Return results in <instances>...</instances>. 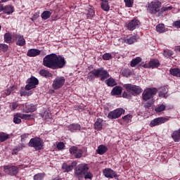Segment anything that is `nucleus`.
<instances>
[{
	"label": "nucleus",
	"instance_id": "obj_10",
	"mask_svg": "<svg viewBox=\"0 0 180 180\" xmlns=\"http://www.w3.org/2000/svg\"><path fill=\"white\" fill-rule=\"evenodd\" d=\"M65 83V78L64 77H58L53 81L52 86L53 89L57 90L63 88Z\"/></svg>",
	"mask_w": 180,
	"mask_h": 180
},
{
	"label": "nucleus",
	"instance_id": "obj_61",
	"mask_svg": "<svg viewBox=\"0 0 180 180\" xmlns=\"http://www.w3.org/2000/svg\"><path fill=\"white\" fill-rule=\"evenodd\" d=\"M5 94L7 96H9V95H11V91L9 90V89H7L6 91H5Z\"/></svg>",
	"mask_w": 180,
	"mask_h": 180
},
{
	"label": "nucleus",
	"instance_id": "obj_24",
	"mask_svg": "<svg viewBox=\"0 0 180 180\" xmlns=\"http://www.w3.org/2000/svg\"><path fill=\"white\" fill-rule=\"evenodd\" d=\"M123 89L120 86H115L111 91V95L112 96H119V95H122V92Z\"/></svg>",
	"mask_w": 180,
	"mask_h": 180
},
{
	"label": "nucleus",
	"instance_id": "obj_33",
	"mask_svg": "<svg viewBox=\"0 0 180 180\" xmlns=\"http://www.w3.org/2000/svg\"><path fill=\"white\" fill-rule=\"evenodd\" d=\"M170 75L173 77H176L177 78H180V69L178 68L170 69L169 70Z\"/></svg>",
	"mask_w": 180,
	"mask_h": 180
},
{
	"label": "nucleus",
	"instance_id": "obj_30",
	"mask_svg": "<svg viewBox=\"0 0 180 180\" xmlns=\"http://www.w3.org/2000/svg\"><path fill=\"white\" fill-rule=\"evenodd\" d=\"M41 117L44 120H47L48 119H51L53 115H51V112L49 110H46L44 112L41 113Z\"/></svg>",
	"mask_w": 180,
	"mask_h": 180
},
{
	"label": "nucleus",
	"instance_id": "obj_44",
	"mask_svg": "<svg viewBox=\"0 0 180 180\" xmlns=\"http://www.w3.org/2000/svg\"><path fill=\"white\" fill-rule=\"evenodd\" d=\"M22 149H23V146H22V144L18 145L14 149H13L12 155H16V154H18V153L19 151H20V150H22Z\"/></svg>",
	"mask_w": 180,
	"mask_h": 180
},
{
	"label": "nucleus",
	"instance_id": "obj_63",
	"mask_svg": "<svg viewBox=\"0 0 180 180\" xmlns=\"http://www.w3.org/2000/svg\"><path fill=\"white\" fill-rule=\"evenodd\" d=\"M52 180H63V179H61V178H60V177H55Z\"/></svg>",
	"mask_w": 180,
	"mask_h": 180
},
{
	"label": "nucleus",
	"instance_id": "obj_22",
	"mask_svg": "<svg viewBox=\"0 0 180 180\" xmlns=\"http://www.w3.org/2000/svg\"><path fill=\"white\" fill-rule=\"evenodd\" d=\"M171 137H172L173 141H174V143H179V141H180V128L177 130H174L172 133Z\"/></svg>",
	"mask_w": 180,
	"mask_h": 180
},
{
	"label": "nucleus",
	"instance_id": "obj_52",
	"mask_svg": "<svg viewBox=\"0 0 180 180\" xmlns=\"http://www.w3.org/2000/svg\"><path fill=\"white\" fill-rule=\"evenodd\" d=\"M18 106H19V103H18V101L11 103V104H10V108H11V110H15L18 109Z\"/></svg>",
	"mask_w": 180,
	"mask_h": 180
},
{
	"label": "nucleus",
	"instance_id": "obj_9",
	"mask_svg": "<svg viewBox=\"0 0 180 180\" xmlns=\"http://www.w3.org/2000/svg\"><path fill=\"white\" fill-rule=\"evenodd\" d=\"M27 84L25 86L26 91H30L34 89L37 85H39V79L33 76L27 80Z\"/></svg>",
	"mask_w": 180,
	"mask_h": 180
},
{
	"label": "nucleus",
	"instance_id": "obj_53",
	"mask_svg": "<svg viewBox=\"0 0 180 180\" xmlns=\"http://www.w3.org/2000/svg\"><path fill=\"white\" fill-rule=\"evenodd\" d=\"M122 75L127 78L130 77V75H131V70L129 69L124 70L122 72Z\"/></svg>",
	"mask_w": 180,
	"mask_h": 180
},
{
	"label": "nucleus",
	"instance_id": "obj_38",
	"mask_svg": "<svg viewBox=\"0 0 180 180\" xmlns=\"http://www.w3.org/2000/svg\"><path fill=\"white\" fill-rule=\"evenodd\" d=\"M162 55L165 58H169V57H172V56H174V51L169 49H166L163 51Z\"/></svg>",
	"mask_w": 180,
	"mask_h": 180
},
{
	"label": "nucleus",
	"instance_id": "obj_34",
	"mask_svg": "<svg viewBox=\"0 0 180 180\" xmlns=\"http://www.w3.org/2000/svg\"><path fill=\"white\" fill-rule=\"evenodd\" d=\"M4 39L5 43H7L8 44H11L12 43V34L11 32H6L4 35Z\"/></svg>",
	"mask_w": 180,
	"mask_h": 180
},
{
	"label": "nucleus",
	"instance_id": "obj_18",
	"mask_svg": "<svg viewBox=\"0 0 180 180\" xmlns=\"http://www.w3.org/2000/svg\"><path fill=\"white\" fill-rule=\"evenodd\" d=\"M77 162L74 161L70 165L67 163H63L62 165V169L64 170V172H71L74 169L75 167H77Z\"/></svg>",
	"mask_w": 180,
	"mask_h": 180
},
{
	"label": "nucleus",
	"instance_id": "obj_12",
	"mask_svg": "<svg viewBox=\"0 0 180 180\" xmlns=\"http://www.w3.org/2000/svg\"><path fill=\"white\" fill-rule=\"evenodd\" d=\"M70 153L75 157V158H82V149L78 148L77 146H72L69 149Z\"/></svg>",
	"mask_w": 180,
	"mask_h": 180
},
{
	"label": "nucleus",
	"instance_id": "obj_59",
	"mask_svg": "<svg viewBox=\"0 0 180 180\" xmlns=\"http://www.w3.org/2000/svg\"><path fill=\"white\" fill-rule=\"evenodd\" d=\"M15 89H16V86H10V87L8 88V90H10V92H11V94H13V92H15Z\"/></svg>",
	"mask_w": 180,
	"mask_h": 180
},
{
	"label": "nucleus",
	"instance_id": "obj_47",
	"mask_svg": "<svg viewBox=\"0 0 180 180\" xmlns=\"http://www.w3.org/2000/svg\"><path fill=\"white\" fill-rule=\"evenodd\" d=\"M102 58L104 60V61H109V60H112V53H105L103 55Z\"/></svg>",
	"mask_w": 180,
	"mask_h": 180
},
{
	"label": "nucleus",
	"instance_id": "obj_35",
	"mask_svg": "<svg viewBox=\"0 0 180 180\" xmlns=\"http://www.w3.org/2000/svg\"><path fill=\"white\" fill-rule=\"evenodd\" d=\"M8 139H11L9 134L5 132H0V143H4V141H6Z\"/></svg>",
	"mask_w": 180,
	"mask_h": 180
},
{
	"label": "nucleus",
	"instance_id": "obj_20",
	"mask_svg": "<svg viewBox=\"0 0 180 180\" xmlns=\"http://www.w3.org/2000/svg\"><path fill=\"white\" fill-rule=\"evenodd\" d=\"M139 39L140 37L139 35H134L128 38H124V43H126L127 44H134V43Z\"/></svg>",
	"mask_w": 180,
	"mask_h": 180
},
{
	"label": "nucleus",
	"instance_id": "obj_26",
	"mask_svg": "<svg viewBox=\"0 0 180 180\" xmlns=\"http://www.w3.org/2000/svg\"><path fill=\"white\" fill-rule=\"evenodd\" d=\"M69 131L75 133L77 130H81V125L79 124H71L68 127Z\"/></svg>",
	"mask_w": 180,
	"mask_h": 180
},
{
	"label": "nucleus",
	"instance_id": "obj_64",
	"mask_svg": "<svg viewBox=\"0 0 180 180\" xmlns=\"http://www.w3.org/2000/svg\"><path fill=\"white\" fill-rule=\"evenodd\" d=\"M8 1H9V0H1V2H8Z\"/></svg>",
	"mask_w": 180,
	"mask_h": 180
},
{
	"label": "nucleus",
	"instance_id": "obj_54",
	"mask_svg": "<svg viewBox=\"0 0 180 180\" xmlns=\"http://www.w3.org/2000/svg\"><path fill=\"white\" fill-rule=\"evenodd\" d=\"M65 147V145L64 144V142H58L57 144V148L58 150H64V148Z\"/></svg>",
	"mask_w": 180,
	"mask_h": 180
},
{
	"label": "nucleus",
	"instance_id": "obj_60",
	"mask_svg": "<svg viewBox=\"0 0 180 180\" xmlns=\"http://www.w3.org/2000/svg\"><path fill=\"white\" fill-rule=\"evenodd\" d=\"M27 137H29V134H27L21 135V141H23V140H25V139H27Z\"/></svg>",
	"mask_w": 180,
	"mask_h": 180
},
{
	"label": "nucleus",
	"instance_id": "obj_55",
	"mask_svg": "<svg viewBox=\"0 0 180 180\" xmlns=\"http://www.w3.org/2000/svg\"><path fill=\"white\" fill-rule=\"evenodd\" d=\"M84 179H92L94 178V176L92 175V173L91 172H86L84 175Z\"/></svg>",
	"mask_w": 180,
	"mask_h": 180
},
{
	"label": "nucleus",
	"instance_id": "obj_58",
	"mask_svg": "<svg viewBox=\"0 0 180 180\" xmlns=\"http://www.w3.org/2000/svg\"><path fill=\"white\" fill-rule=\"evenodd\" d=\"M39 15H40V13H35L32 16V20H35V19H37Z\"/></svg>",
	"mask_w": 180,
	"mask_h": 180
},
{
	"label": "nucleus",
	"instance_id": "obj_56",
	"mask_svg": "<svg viewBox=\"0 0 180 180\" xmlns=\"http://www.w3.org/2000/svg\"><path fill=\"white\" fill-rule=\"evenodd\" d=\"M130 117H131V115H127L122 117V119L124 120V122H129V120H130Z\"/></svg>",
	"mask_w": 180,
	"mask_h": 180
},
{
	"label": "nucleus",
	"instance_id": "obj_4",
	"mask_svg": "<svg viewBox=\"0 0 180 180\" xmlns=\"http://www.w3.org/2000/svg\"><path fill=\"white\" fill-rule=\"evenodd\" d=\"M157 92H158V89H157V88H147L142 94L143 101L147 102L148 101L153 99L154 96L157 95Z\"/></svg>",
	"mask_w": 180,
	"mask_h": 180
},
{
	"label": "nucleus",
	"instance_id": "obj_8",
	"mask_svg": "<svg viewBox=\"0 0 180 180\" xmlns=\"http://www.w3.org/2000/svg\"><path fill=\"white\" fill-rule=\"evenodd\" d=\"M124 109L123 108H117L111 112H110L108 115V118L113 120L114 119H119L120 116L124 115Z\"/></svg>",
	"mask_w": 180,
	"mask_h": 180
},
{
	"label": "nucleus",
	"instance_id": "obj_36",
	"mask_svg": "<svg viewBox=\"0 0 180 180\" xmlns=\"http://www.w3.org/2000/svg\"><path fill=\"white\" fill-rule=\"evenodd\" d=\"M105 84L106 85H108V86H115L117 85V83H116V81L115 80V79L112 77L108 78L106 80Z\"/></svg>",
	"mask_w": 180,
	"mask_h": 180
},
{
	"label": "nucleus",
	"instance_id": "obj_43",
	"mask_svg": "<svg viewBox=\"0 0 180 180\" xmlns=\"http://www.w3.org/2000/svg\"><path fill=\"white\" fill-rule=\"evenodd\" d=\"M156 31L158 33L165 32V25L164 24H159L156 26Z\"/></svg>",
	"mask_w": 180,
	"mask_h": 180
},
{
	"label": "nucleus",
	"instance_id": "obj_50",
	"mask_svg": "<svg viewBox=\"0 0 180 180\" xmlns=\"http://www.w3.org/2000/svg\"><path fill=\"white\" fill-rule=\"evenodd\" d=\"M21 119L23 120H31L32 115L30 114H22L20 113Z\"/></svg>",
	"mask_w": 180,
	"mask_h": 180
},
{
	"label": "nucleus",
	"instance_id": "obj_1",
	"mask_svg": "<svg viewBox=\"0 0 180 180\" xmlns=\"http://www.w3.org/2000/svg\"><path fill=\"white\" fill-rule=\"evenodd\" d=\"M67 64L65 58L56 53L46 55L43 59V65L51 70H60L64 68Z\"/></svg>",
	"mask_w": 180,
	"mask_h": 180
},
{
	"label": "nucleus",
	"instance_id": "obj_2",
	"mask_svg": "<svg viewBox=\"0 0 180 180\" xmlns=\"http://www.w3.org/2000/svg\"><path fill=\"white\" fill-rule=\"evenodd\" d=\"M124 88L127 91H124L122 94L123 98L126 99H131L132 96H138L141 92H143V89L140 86H136L131 84H125L123 85Z\"/></svg>",
	"mask_w": 180,
	"mask_h": 180
},
{
	"label": "nucleus",
	"instance_id": "obj_42",
	"mask_svg": "<svg viewBox=\"0 0 180 180\" xmlns=\"http://www.w3.org/2000/svg\"><path fill=\"white\" fill-rule=\"evenodd\" d=\"M167 109V106L164 104L158 105L155 109L156 113H160V112H164Z\"/></svg>",
	"mask_w": 180,
	"mask_h": 180
},
{
	"label": "nucleus",
	"instance_id": "obj_48",
	"mask_svg": "<svg viewBox=\"0 0 180 180\" xmlns=\"http://www.w3.org/2000/svg\"><path fill=\"white\" fill-rule=\"evenodd\" d=\"M20 96H30L32 93L26 91V89H21L20 91Z\"/></svg>",
	"mask_w": 180,
	"mask_h": 180
},
{
	"label": "nucleus",
	"instance_id": "obj_5",
	"mask_svg": "<svg viewBox=\"0 0 180 180\" xmlns=\"http://www.w3.org/2000/svg\"><path fill=\"white\" fill-rule=\"evenodd\" d=\"M43 146L44 142L39 137L32 138L28 143V147L34 148L37 151L43 150Z\"/></svg>",
	"mask_w": 180,
	"mask_h": 180
},
{
	"label": "nucleus",
	"instance_id": "obj_6",
	"mask_svg": "<svg viewBox=\"0 0 180 180\" xmlns=\"http://www.w3.org/2000/svg\"><path fill=\"white\" fill-rule=\"evenodd\" d=\"M23 167V165L18 166H11L9 165L3 167L5 174L10 175V176H16L19 174V168Z\"/></svg>",
	"mask_w": 180,
	"mask_h": 180
},
{
	"label": "nucleus",
	"instance_id": "obj_57",
	"mask_svg": "<svg viewBox=\"0 0 180 180\" xmlns=\"http://www.w3.org/2000/svg\"><path fill=\"white\" fill-rule=\"evenodd\" d=\"M152 103L151 102H146L145 104H144V108L145 109H150V107L152 106Z\"/></svg>",
	"mask_w": 180,
	"mask_h": 180
},
{
	"label": "nucleus",
	"instance_id": "obj_19",
	"mask_svg": "<svg viewBox=\"0 0 180 180\" xmlns=\"http://www.w3.org/2000/svg\"><path fill=\"white\" fill-rule=\"evenodd\" d=\"M158 96L160 98H168V86H164L160 88Z\"/></svg>",
	"mask_w": 180,
	"mask_h": 180
},
{
	"label": "nucleus",
	"instance_id": "obj_27",
	"mask_svg": "<svg viewBox=\"0 0 180 180\" xmlns=\"http://www.w3.org/2000/svg\"><path fill=\"white\" fill-rule=\"evenodd\" d=\"M2 12L6 15H12V13L15 12V8L12 6H3Z\"/></svg>",
	"mask_w": 180,
	"mask_h": 180
},
{
	"label": "nucleus",
	"instance_id": "obj_7",
	"mask_svg": "<svg viewBox=\"0 0 180 180\" xmlns=\"http://www.w3.org/2000/svg\"><path fill=\"white\" fill-rule=\"evenodd\" d=\"M89 169V167H88L86 165H79L75 169V175L76 178H78L79 179H82L85 174L88 172Z\"/></svg>",
	"mask_w": 180,
	"mask_h": 180
},
{
	"label": "nucleus",
	"instance_id": "obj_17",
	"mask_svg": "<svg viewBox=\"0 0 180 180\" xmlns=\"http://www.w3.org/2000/svg\"><path fill=\"white\" fill-rule=\"evenodd\" d=\"M13 37H14L15 40L17 41L16 42L17 46L23 47V46L26 44V39H25V37H23V35L13 34Z\"/></svg>",
	"mask_w": 180,
	"mask_h": 180
},
{
	"label": "nucleus",
	"instance_id": "obj_39",
	"mask_svg": "<svg viewBox=\"0 0 180 180\" xmlns=\"http://www.w3.org/2000/svg\"><path fill=\"white\" fill-rule=\"evenodd\" d=\"M50 16H51V12L49 11H45L41 15V18L43 19V20H47Z\"/></svg>",
	"mask_w": 180,
	"mask_h": 180
},
{
	"label": "nucleus",
	"instance_id": "obj_21",
	"mask_svg": "<svg viewBox=\"0 0 180 180\" xmlns=\"http://www.w3.org/2000/svg\"><path fill=\"white\" fill-rule=\"evenodd\" d=\"M94 128L95 130H97V131H101L103 128V120L101 118H97L94 123Z\"/></svg>",
	"mask_w": 180,
	"mask_h": 180
},
{
	"label": "nucleus",
	"instance_id": "obj_11",
	"mask_svg": "<svg viewBox=\"0 0 180 180\" xmlns=\"http://www.w3.org/2000/svg\"><path fill=\"white\" fill-rule=\"evenodd\" d=\"M169 120V118H167L165 117H159L155 118L150 121V127H155V126H160V124H162Z\"/></svg>",
	"mask_w": 180,
	"mask_h": 180
},
{
	"label": "nucleus",
	"instance_id": "obj_40",
	"mask_svg": "<svg viewBox=\"0 0 180 180\" xmlns=\"http://www.w3.org/2000/svg\"><path fill=\"white\" fill-rule=\"evenodd\" d=\"M139 63H141V58L136 57L134 59H132L130 63V65L131 67H136V65H139Z\"/></svg>",
	"mask_w": 180,
	"mask_h": 180
},
{
	"label": "nucleus",
	"instance_id": "obj_32",
	"mask_svg": "<svg viewBox=\"0 0 180 180\" xmlns=\"http://www.w3.org/2000/svg\"><path fill=\"white\" fill-rule=\"evenodd\" d=\"M101 7L105 12H108L109 9H110L109 1H108V0H102Z\"/></svg>",
	"mask_w": 180,
	"mask_h": 180
},
{
	"label": "nucleus",
	"instance_id": "obj_25",
	"mask_svg": "<svg viewBox=\"0 0 180 180\" xmlns=\"http://www.w3.org/2000/svg\"><path fill=\"white\" fill-rule=\"evenodd\" d=\"M87 78L89 81H94V79L98 78V69H94L89 72L87 75Z\"/></svg>",
	"mask_w": 180,
	"mask_h": 180
},
{
	"label": "nucleus",
	"instance_id": "obj_31",
	"mask_svg": "<svg viewBox=\"0 0 180 180\" xmlns=\"http://www.w3.org/2000/svg\"><path fill=\"white\" fill-rule=\"evenodd\" d=\"M148 65L150 68H158L160 64L158 60L153 59L150 61H149Z\"/></svg>",
	"mask_w": 180,
	"mask_h": 180
},
{
	"label": "nucleus",
	"instance_id": "obj_23",
	"mask_svg": "<svg viewBox=\"0 0 180 180\" xmlns=\"http://www.w3.org/2000/svg\"><path fill=\"white\" fill-rule=\"evenodd\" d=\"M40 53H41V51L39 49H31L27 51V56L28 57H37V56H40Z\"/></svg>",
	"mask_w": 180,
	"mask_h": 180
},
{
	"label": "nucleus",
	"instance_id": "obj_51",
	"mask_svg": "<svg viewBox=\"0 0 180 180\" xmlns=\"http://www.w3.org/2000/svg\"><path fill=\"white\" fill-rule=\"evenodd\" d=\"M124 1L127 8H132L133 4H134V0H124Z\"/></svg>",
	"mask_w": 180,
	"mask_h": 180
},
{
	"label": "nucleus",
	"instance_id": "obj_15",
	"mask_svg": "<svg viewBox=\"0 0 180 180\" xmlns=\"http://www.w3.org/2000/svg\"><path fill=\"white\" fill-rule=\"evenodd\" d=\"M140 26V20L134 18L133 20H130L129 22L127 24V27L128 30L133 32L135 29H137Z\"/></svg>",
	"mask_w": 180,
	"mask_h": 180
},
{
	"label": "nucleus",
	"instance_id": "obj_16",
	"mask_svg": "<svg viewBox=\"0 0 180 180\" xmlns=\"http://www.w3.org/2000/svg\"><path fill=\"white\" fill-rule=\"evenodd\" d=\"M103 174L105 178H110L111 179L113 178H117V174H116V172L110 168L104 169Z\"/></svg>",
	"mask_w": 180,
	"mask_h": 180
},
{
	"label": "nucleus",
	"instance_id": "obj_29",
	"mask_svg": "<svg viewBox=\"0 0 180 180\" xmlns=\"http://www.w3.org/2000/svg\"><path fill=\"white\" fill-rule=\"evenodd\" d=\"M108 151V147H106L105 145H100L98 146L97 148V154H99L100 155H103L105 153H107Z\"/></svg>",
	"mask_w": 180,
	"mask_h": 180
},
{
	"label": "nucleus",
	"instance_id": "obj_41",
	"mask_svg": "<svg viewBox=\"0 0 180 180\" xmlns=\"http://www.w3.org/2000/svg\"><path fill=\"white\" fill-rule=\"evenodd\" d=\"M172 6H167V7H162L160 8V11L158 13V16H162V15L165 13L168 12V11H172Z\"/></svg>",
	"mask_w": 180,
	"mask_h": 180
},
{
	"label": "nucleus",
	"instance_id": "obj_46",
	"mask_svg": "<svg viewBox=\"0 0 180 180\" xmlns=\"http://www.w3.org/2000/svg\"><path fill=\"white\" fill-rule=\"evenodd\" d=\"M9 49V46L6 44H0V53H6V51Z\"/></svg>",
	"mask_w": 180,
	"mask_h": 180
},
{
	"label": "nucleus",
	"instance_id": "obj_13",
	"mask_svg": "<svg viewBox=\"0 0 180 180\" xmlns=\"http://www.w3.org/2000/svg\"><path fill=\"white\" fill-rule=\"evenodd\" d=\"M37 110V105L34 104L25 103L22 105V111L23 113H30L32 112H36Z\"/></svg>",
	"mask_w": 180,
	"mask_h": 180
},
{
	"label": "nucleus",
	"instance_id": "obj_62",
	"mask_svg": "<svg viewBox=\"0 0 180 180\" xmlns=\"http://www.w3.org/2000/svg\"><path fill=\"white\" fill-rule=\"evenodd\" d=\"M4 11V4H0V12H2Z\"/></svg>",
	"mask_w": 180,
	"mask_h": 180
},
{
	"label": "nucleus",
	"instance_id": "obj_14",
	"mask_svg": "<svg viewBox=\"0 0 180 180\" xmlns=\"http://www.w3.org/2000/svg\"><path fill=\"white\" fill-rule=\"evenodd\" d=\"M98 72V78H100L101 81H105V79H108L110 75L109 72L104 70L103 68H100L97 69Z\"/></svg>",
	"mask_w": 180,
	"mask_h": 180
},
{
	"label": "nucleus",
	"instance_id": "obj_28",
	"mask_svg": "<svg viewBox=\"0 0 180 180\" xmlns=\"http://www.w3.org/2000/svg\"><path fill=\"white\" fill-rule=\"evenodd\" d=\"M39 75L41 77H44V78H52L53 74L51 72H49V70H46L44 69H42L39 71Z\"/></svg>",
	"mask_w": 180,
	"mask_h": 180
},
{
	"label": "nucleus",
	"instance_id": "obj_37",
	"mask_svg": "<svg viewBox=\"0 0 180 180\" xmlns=\"http://www.w3.org/2000/svg\"><path fill=\"white\" fill-rule=\"evenodd\" d=\"M13 122L15 124H19L22 123V117L20 113H16L13 117Z\"/></svg>",
	"mask_w": 180,
	"mask_h": 180
},
{
	"label": "nucleus",
	"instance_id": "obj_3",
	"mask_svg": "<svg viewBox=\"0 0 180 180\" xmlns=\"http://www.w3.org/2000/svg\"><path fill=\"white\" fill-rule=\"evenodd\" d=\"M161 1L158 0L151 1L147 6L148 13H150V15H157L158 13H158H160L161 11Z\"/></svg>",
	"mask_w": 180,
	"mask_h": 180
},
{
	"label": "nucleus",
	"instance_id": "obj_49",
	"mask_svg": "<svg viewBox=\"0 0 180 180\" xmlns=\"http://www.w3.org/2000/svg\"><path fill=\"white\" fill-rule=\"evenodd\" d=\"M44 175V173H38L34 176V180H43Z\"/></svg>",
	"mask_w": 180,
	"mask_h": 180
},
{
	"label": "nucleus",
	"instance_id": "obj_45",
	"mask_svg": "<svg viewBox=\"0 0 180 180\" xmlns=\"http://www.w3.org/2000/svg\"><path fill=\"white\" fill-rule=\"evenodd\" d=\"M95 16V10L94 8H89L88 13H86L87 19H91Z\"/></svg>",
	"mask_w": 180,
	"mask_h": 180
}]
</instances>
